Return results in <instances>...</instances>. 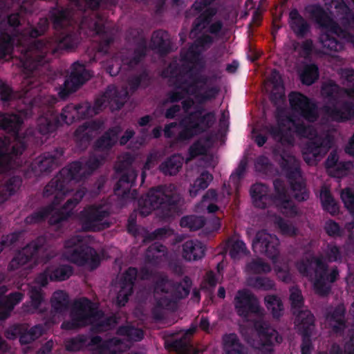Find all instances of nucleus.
I'll return each mask as SVG.
<instances>
[{
    "mask_svg": "<svg viewBox=\"0 0 354 354\" xmlns=\"http://www.w3.org/2000/svg\"><path fill=\"white\" fill-rule=\"evenodd\" d=\"M64 124L66 123L62 117V112L58 113L53 107H48L46 113L38 118L37 129L40 134L50 136Z\"/></svg>",
    "mask_w": 354,
    "mask_h": 354,
    "instance_id": "nucleus-26",
    "label": "nucleus"
},
{
    "mask_svg": "<svg viewBox=\"0 0 354 354\" xmlns=\"http://www.w3.org/2000/svg\"><path fill=\"white\" fill-rule=\"evenodd\" d=\"M150 45L151 48L160 55H166L171 50L169 34L163 30H158L153 32Z\"/></svg>",
    "mask_w": 354,
    "mask_h": 354,
    "instance_id": "nucleus-37",
    "label": "nucleus"
},
{
    "mask_svg": "<svg viewBox=\"0 0 354 354\" xmlns=\"http://www.w3.org/2000/svg\"><path fill=\"white\" fill-rule=\"evenodd\" d=\"M217 10L215 8H207L194 19L192 26V32L201 33L211 23L216 15Z\"/></svg>",
    "mask_w": 354,
    "mask_h": 354,
    "instance_id": "nucleus-46",
    "label": "nucleus"
},
{
    "mask_svg": "<svg viewBox=\"0 0 354 354\" xmlns=\"http://www.w3.org/2000/svg\"><path fill=\"white\" fill-rule=\"evenodd\" d=\"M71 69L69 77L66 79L58 93L59 97L62 100L66 99L71 93L75 92L91 77L85 65L80 62H74Z\"/></svg>",
    "mask_w": 354,
    "mask_h": 354,
    "instance_id": "nucleus-17",
    "label": "nucleus"
},
{
    "mask_svg": "<svg viewBox=\"0 0 354 354\" xmlns=\"http://www.w3.org/2000/svg\"><path fill=\"white\" fill-rule=\"evenodd\" d=\"M274 193L271 195V204H274L281 214L293 217L297 214V208L292 201L283 180H273Z\"/></svg>",
    "mask_w": 354,
    "mask_h": 354,
    "instance_id": "nucleus-19",
    "label": "nucleus"
},
{
    "mask_svg": "<svg viewBox=\"0 0 354 354\" xmlns=\"http://www.w3.org/2000/svg\"><path fill=\"white\" fill-rule=\"evenodd\" d=\"M287 121L292 124L294 133L299 138H308L306 144V153L314 158H322L332 147L333 140L330 135L321 136L312 125L296 121L292 116L287 117Z\"/></svg>",
    "mask_w": 354,
    "mask_h": 354,
    "instance_id": "nucleus-7",
    "label": "nucleus"
},
{
    "mask_svg": "<svg viewBox=\"0 0 354 354\" xmlns=\"http://www.w3.org/2000/svg\"><path fill=\"white\" fill-rule=\"evenodd\" d=\"M325 114L333 122H345L354 119V102L340 98L324 106Z\"/></svg>",
    "mask_w": 354,
    "mask_h": 354,
    "instance_id": "nucleus-24",
    "label": "nucleus"
},
{
    "mask_svg": "<svg viewBox=\"0 0 354 354\" xmlns=\"http://www.w3.org/2000/svg\"><path fill=\"white\" fill-rule=\"evenodd\" d=\"M120 132L121 128L119 126L109 128L94 142L93 149L97 153L102 152L106 156L116 144Z\"/></svg>",
    "mask_w": 354,
    "mask_h": 354,
    "instance_id": "nucleus-34",
    "label": "nucleus"
},
{
    "mask_svg": "<svg viewBox=\"0 0 354 354\" xmlns=\"http://www.w3.org/2000/svg\"><path fill=\"white\" fill-rule=\"evenodd\" d=\"M51 281H63L67 280L73 274V268L69 265H60L48 266Z\"/></svg>",
    "mask_w": 354,
    "mask_h": 354,
    "instance_id": "nucleus-56",
    "label": "nucleus"
},
{
    "mask_svg": "<svg viewBox=\"0 0 354 354\" xmlns=\"http://www.w3.org/2000/svg\"><path fill=\"white\" fill-rule=\"evenodd\" d=\"M109 216L108 210L102 205H91L85 207L80 213L82 228L86 232H99L109 227L104 221Z\"/></svg>",
    "mask_w": 354,
    "mask_h": 354,
    "instance_id": "nucleus-13",
    "label": "nucleus"
},
{
    "mask_svg": "<svg viewBox=\"0 0 354 354\" xmlns=\"http://www.w3.org/2000/svg\"><path fill=\"white\" fill-rule=\"evenodd\" d=\"M319 77V68L315 64H309L304 66L301 75L300 79L302 84L310 86Z\"/></svg>",
    "mask_w": 354,
    "mask_h": 354,
    "instance_id": "nucleus-60",
    "label": "nucleus"
},
{
    "mask_svg": "<svg viewBox=\"0 0 354 354\" xmlns=\"http://www.w3.org/2000/svg\"><path fill=\"white\" fill-rule=\"evenodd\" d=\"M104 154H98L95 151L89 156L85 162L73 161L63 167L59 173L45 186L44 197L54 196L52 203L28 215L25 218L26 224H35L45 221L49 217L50 225H57L67 221L73 214V209L84 198L86 192L77 189L73 196L68 198L61 209H55L64 196L73 190L71 185L80 182L99 168L105 161Z\"/></svg>",
    "mask_w": 354,
    "mask_h": 354,
    "instance_id": "nucleus-2",
    "label": "nucleus"
},
{
    "mask_svg": "<svg viewBox=\"0 0 354 354\" xmlns=\"http://www.w3.org/2000/svg\"><path fill=\"white\" fill-rule=\"evenodd\" d=\"M64 155L62 148H56L53 152H45L37 157L31 164L32 171L40 175L49 173L58 165L59 158Z\"/></svg>",
    "mask_w": 354,
    "mask_h": 354,
    "instance_id": "nucleus-30",
    "label": "nucleus"
},
{
    "mask_svg": "<svg viewBox=\"0 0 354 354\" xmlns=\"http://www.w3.org/2000/svg\"><path fill=\"white\" fill-rule=\"evenodd\" d=\"M345 315L346 309L343 305H338L326 313V319L334 333L342 334L344 332L346 328Z\"/></svg>",
    "mask_w": 354,
    "mask_h": 354,
    "instance_id": "nucleus-36",
    "label": "nucleus"
},
{
    "mask_svg": "<svg viewBox=\"0 0 354 354\" xmlns=\"http://www.w3.org/2000/svg\"><path fill=\"white\" fill-rule=\"evenodd\" d=\"M123 95V97L120 96L119 91L114 85H109L104 93L95 100L92 108L96 112V115L100 113L107 104H110L114 109L120 110L124 106L128 93L125 92Z\"/></svg>",
    "mask_w": 354,
    "mask_h": 354,
    "instance_id": "nucleus-25",
    "label": "nucleus"
},
{
    "mask_svg": "<svg viewBox=\"0 0 354 354\" xmlns=\"http://www.w3.org/2000/svg\"><path fill=\"white\" fill-rule=\"evenodd\" d=\"M65 255L67 259L79 266H88L91 270L96 269L100 259L96 250L86 244L81 236L77 235L66 240L64 243Z\"/></svg>",
    "mask_w": 354,
    "mask_h": 354,
    "instance_id": "nucleus-8",
    "label": "nucleus"
},
{
    "mask_svg": "<svg viewBox=\"0 0 354 354\" xmlns=\"http://www.w3.org/2000/svg\"><path fill=\"white\" fill-rule=\"evenodd\" d=\"M324 256L327 262L341 263L343 260V254L341 248L335 242L328 243L324 250Z\"/></svg>",
    "mask_w": 354,
    "mask_h": 354,
    "instance_id": "nucleus-62",
    "label": "nucleus"
},
{
    "mask_svg": "<svg viewBox=\"0 0 354 354\" xmlns=\"http://www.w3.org/2000/svg\"><path fill=\"white\" fill-rule=\"evenodd\" d=\"M43 327L38 324L30 328L22 324H15L7 331L8 337L10 339L19 338L22 345L30 344L38 339L43 334Z\"/></svg>",
    "mask_w": 354,
    "mask_h": 354,
    "instance_id": "nucleus-31",
    "label": "nucleus"
},
{
    "mask_svg": "<svg viewBox=\"0 0 354 354\" xmlns=\"http://www.w3.org/2000/svg\"><path fill=\"white\" fill-rule=\"evenodd\" d=\"M182 196L174 184L153 187L139 199L140 214L145 217L153 210H160L162 218H169L178 212Z\"/></svg>",
    "mask_w": 354,
    "mask_h": 354,
    "instance_id": "nucleus-3",
    "label": "nucleus"
},
{
    "mask_svg": "<svg viewBox=\"0 0 354 354\" xmlns=\"http://www.w3.org/2000/svg\"><path fill=\"white\" fill-rule=\"evenodd\" d=\"M324 164L328 174L337 178L346 176L354 167L351 161H340L335 150L330 153Z\"/></svg>",
    "mask_w": 354,
    "mask_h": 354,
    "instance_id": "nucleus-32",
    "label": "nucleus"
},
{
    "mask_svg": "<svg viewBox=\"0 0 354 354\" xmlns=\"http://www.w3.org/2000/svg\"><path fill=\"white\" fill-rule=\"evenodd\" d=\"M296 267L299 272L304 277H315L313 288L315 292L321 297L328 296L331 291V286L327 282L335 283L339 275L337 266L328 271V265L322 257L310 255L299 261Z\"/></svg>",
    "mask_w": 354,
    "mask_h": 354,
    "instance_id": "nucleus-4",
    "label": "nucleus"
},
{
    "mask_svg": "<svg viewBox=\"0 0 354 354\" xmlns=\"http://www.w3.org/2000/svg\"><path fill=\"white\" fill-rule=\"evenodd\" d=\"M307 12L319 27L326 30L328 32L322 34L319 41L322 47L329 51L339 52L344 49V42L337 39L334 35H337L341 28L326 10L319 4H313L306 8Z\"/></svg>",
    "mask_w": 354,
    "mask_h": 354,
    "instance_id": "nucleus-5",
    "label": "nucleus"
},
{
    "mask_svg": "<svg viewBox=\"0 0 354 354\" xmlns=\"http://www.w3.org/2000/svg\"><path fill=\"white\" fill-rule=\"evenodd\" d=\"M215 122L216 114L214 111H208L203 115L189 120H183L180 122L183 129L178 133V139L188 140L209 130Z\"/></svg>",
    "mask_w": 354,
    "mask_h": 354,
    "instance_id": "nucleus-12",
    "label": "nucleus"
},
{
    "mask_svg": "<svg viewBox=\"0 0 354 354\" xmlns=\"http://www.w3.org/2000/svg\"><path fill=\"white\" fill-rule=\"evenodd\" d=\"M85 7L89 11L84 10L82 17L80 22L81 29L88 28L94 31L96 35L102 36V43L104 47H109L113 42V37L107 35L104 24L106 17L98 12L102 6L113 4V0H84Z\"/></svg>",
    "mask_w": 354,
    "mask_h": 354,
    "instance_id": "nucleus-6",
    "label": "nucleus"
},
{
    "mask_svg": "<svg viewBox=\"0 0 354 354\" xmlns=\"http://www.w3.org/2000/svg\"><path fill=\"white\" fill-rule=\"evenodd\" d=\"M93 319L91 322V330L95 333L106 332L115 327L117 324V319L114 316Z\"/></svg>",
    "mask_w": 354,
    "mask_h": 354,
    "instance_id": "nucleus-57",
    "label": "nucleus"
},
{
    "mask_svg": "<svg viewBox=\"0 0 354 354\" xmlns=\"http://www.w3.org/2000/svg\"><path fill=\"white\" fill-rule=\"evenodd\" d=\"M128 84L132 91H136L139 87L146 88L151 84V77L149 71L144 69L138 75H132L129 78Z\"/></svg>",
    "mask_w": 354,
    "mask_h": 354,
    "instance_id": "nucleus-59",
    "label": "nucleus"
},
{
    "mask_svg": "<svg viewBox=\"0 0 354 354\" xmlns=\"http://www.w3.org/2000/svg\"><path fill=\"white\" fill-rule=\"evenodd\" d=\"M279 240L266 230L259 231L252 241V250L256 254H263L270 259H276L279 255Z\"/></svg>",
    "mask_w": 354,
    "mask_h": 354,
    "instance_id": "nucleus-21",
    "label": "nucleus"
},
{
    "mask_svg": "<svg viewBox=\"0 0 354 354\" xmlns=\"http://www.w3.org/2000/svg\"><path fill=\"white\" fill-rule=\"evenodd\" d=\"M22 124L23 120L20 115L0 111V129L17 135Z\"/></svg>",
    "mask_w": 354,
    "mask_h": 354,
    "instance_id": "nucleus-43",
    "label": "nucleus"
},
{
    "mask_svg": "<svg viewBox=\"0 0 354 354\" xmlns=\"http://www.w3.org/2000/svg\"><path fill=\"white\" fill-rule=\"evenodd\" d=\"M213 180L212 175L207 171H203L190 185L189 193L192 198L196 197L201 191L205 190Z\"/></svg>",
    "mask_w": 354,
    "mask_h": 354,
    "instance_id": "nucleus-51",
    "label": "nucleus"
},
{
    "mask_svg": "<svg viewBox=\"0 0 354 354\" xmlns=\"http://www.w3.org/2000/svg\"><path fill=\"white\" fill-rule=\"evenodd\" d=\"M219 91L220 88L217 86L205 88L201 85L199 88L193 91V92H192L189 95L194 96L198 103L204 104L207 102L216 99Z\"/></svg>",
    "mask_w": 354,
    "mask_h": 354,
    "instance_id": "nucleus-50",
    "label": "nucleus"
},
{
    "mask_svg": "<svg viewBox=\"0 0 354 354\" xmlns=\"http://www.w3.org/2000/svg\"><path fill=\"white\" fill-rule=\"evenodd\" d=\"M168 347L178 354H189L191 345L185 337L175 339L168 344Z\"/></svg>",
    "mask_w": 354,
    "mask_h": 354,
    "instance_id": "nucleus-64",
    "label": "nucleus"
},
{
    "mask_svg": "<svg viewBox=\"0 0 354 354\" xmlns=\"http://www.w3.org/2000/svg\"><path fill=\"white\" fill-rule=\"evenodd\" d=\"M22 180L19 176H13L0 185V202L8 200L11 196L14 195L19 187L21 186Z\"/></svg>",
    "mask_w": 354,
    "mask_h": 354,
    "instance_id": "nucleus-49",
    "label": "nucleus"
},
{
    "mask_svg": "<svg viewBox=\"0 0 354 354\" xmlns=\"http://www.w3.org/2000/svg\"><path fill=\"white\" fill-rule=\"evenodd\" d=\"M123 163L120 164L116 168V172H122L118 181L114 187V194L124 199H136L138 197L136 189L131 188L135 185L137 178V171L131 168L122 169L121 167Z\"/></svg>",
    "mask_w": 354,
    "mask_h": 354,
    "instance_id": "nucleus-22",
    "label": "nucleus"
},
{
    "mask_svg": "<svg viewBox=\"0 0 354 354\" xmlns=\"http://www.w3.org/2000/svg\"><path fill=\"white\" fill-rule=\"evenodd\" d=\"M88 344L95 346L96 354H122L127 348V344L118 337L103 340L96 335L91 338Z\"/></svg>",
    "mask_w": 354,
    "mask_h": 354,
    "instance_id": "nucleus-28",
    "label": "nucleus"
},
{
    "mask_svg": "<svg viewBox=\"0 0 354 354\" xmlns=\"http://www.w3.org/2000/svg\"><path fill=\"white\" fill-rule=\"evenodd\" d=\"M103 315L104 313L93 302L84 297L75 303L71 320L63 322L61 328L67 330H77L91 324L93 319L101 318Z\"/></svg>",
    "mask_w": 354,
    "mask_h": 354,
    "instance_id": "nucleus-10",
    "label": "nucleus"
},
{
    "mask_svg": "<svg viewBox=\"0 0 354 354\" xmlns=\"http://www.w3.org/2000/svg\"><path fill=\"white\" fill-rule=\"evenodd\" d=\"M46 239L44 236H38L28 243L21 250L17 251L8 264V270H16L26 265L33 259H38L40 254L46 250Z\"/></svg>",
    "mask_w": 354,
    "mask_h": 354,
    "instance_id": "nucleus-15",
    "label": "nucleus"
},
{
    "mask_svg": "<svg viewBox=\"0 0 354 354\" xmlns=\"http://www.w3.org/2000/svg\"><path fill=\"white\" fill-rule=\"evenodd\" d=\"M183 164V158L179 154H174L161 162L158 169L165 176H175L179 172Z\"/></svg>",
    "mask_w": 354,
    "mask_h": 354,
    "instance_id": "nucleus-45",
    "label": "nucleus"
},
{
    "mask_svg": "<svg viewBox=\"0 0 354 354\" xmlns=\"http://www.w3.org/2000/svg\"><path fill=\"white\" fill-rule=\"evenodd\" d=\"M10 9L22 10L24 8H12L3 12L0 10V59L12 50L15 37H20L19 42L21 39L26 41L21 62L23 68L30 74L39 71L40 68H48L51 56L57 57L64 51L71 50L76 46L77 37L73 32L57 35L48 40L37 39L49 28V20L46 17L40 18L35 26H29L19 31L18 27L21 25V15L19 12L10 13L6 19L1 17Z\"/></svg>",
    "mask_w": 354,
    "mask_h": 354,
    "instance_id": "nucleus-1",
    "label": "nucleus"
},
{
    "mask_svg": "<svg viewBox=\"0 0 354 354\" xmlns=\"http://www.w3.org/2000/svg\"><path fill=\"white\" fill-rule=\"evenodd\" d=\"M138 276V270L129 267L122 274L120 279V290L116 297V303L119 306H124L133 292L135 282Z\"/></svg>",
    "mask_w": 354,
    "mask_h": 354,
    "instance_id": "nucleus-29",
    "label": "nucleus"
},
{
    "mask_svg": "<svg viewBox=\"0 0 354 354\" xmlns=\"http://www.w3.org/2000/svg\"><path fill=\"white\" fill-rule=\"evenodd\" d=\"M223 342L227 354H247L245 346L240 343L236 334L225 335Z\"/></svg>",
    "mask_w": 354,
    "mask_h": 354,
    "instance_id": "nucleus-52",
    "label": "nucleus"
},
{
    "mask_svg": "<svg viewBox=\"0 0 354 354\" xmlns=\"http://www.w3.org/2000/svg\"><path fill=\"white\" fill-rule=\"evenodd\" d=\"M253 326L259 338L256 348L262 354H272L274 343H281L282 337L275 329L262 319L254 321Z\"/></svg>",
    "mask_w": 354,
    "mask_h": 354,
    "instance_id": "nucleus-18",
    "label": "nucleus"
},
{
    "mask_svg": "<svg viewBox=\"0 0 354 354\" xmlns=\"http://www.w3.org/2000/svg\"><path fill=\"white\" fill-rule=\"evenodd\" d=\"M205 247L198 240H188L183 244V257L189 261H197L205 255Z\"/></svg>",
    "mask_w": 354,
    "mask_h": 354,
    "instance_id": "nucleus-40",
    "label": "nucleus"
},
{
    "mask_svg": "<svg viewBox=\"0 0 354 354\" xmlns=\"http://www.w3.org/2000/svg\"><path fill=\"white\" fill-rule=\"evenodd\" d=\"M24 297V293L12 292L8 294L5 299L0 296V320L6 319L13 310L15 306L19 304Z\"/></svg>",
    "mask_w": 354,
    "mask_h": 354,
    "instance_id": "nucleus-42",
    "label": "nucleus"
},
{
    "mask_svg": "<svg viewBox=\"0 0 354 354\" xmlns=\"http://www.w3.org/2000/svg\"><path fill=\"white\" fill-rule=\"evenodd\" d=\"M83 9L80 8V10L82 11L81 13V17H82V13L84 10L89 11L88 9ZM49 19L53 24V26L54 29L56 30H60V33L59 35H62L68 33H74L75 34L77 37V41H78V35L77 34L71 30V28H74L73 27V24H76L78 26V28L80 30H89L88 28H84L81 29L80 27V22L82 19H80L78 21H75L73 17V13L71 9L68 8H64L62 6H56L55 7L51 8V9L49 10L48 13ZM79 42V41H77ZM78 44V43H77ZM77 46V45H76ZM75 46V48H76Z\"/></svg>",
    "mask_w": 354,
    "mask_h": 354,
    "instance_id": "nucleus-14",
    "label": "nucleus"
},
{
    "mask_svg": "<svg viewBox=\"0 0 354 354\" xmlns=\"http://www.w3.org/2000/svg\"><path fill=\"white\" fill-rule=\"evenodd\" d=\"M95 115L96 112L88 102L77 104H69L62 109V117L67 125H70L77 120L91 118Z\"/></svg>",
    "mask_w": 354,
    "mask_h": 354,
    "instance_id": "nucleus-27",
    "label": "nucleus"
},
{
    "mask_svg": "<svg viewBox=\"0 0 354 354\" xmlns=\"http://www.w3.org/2000/svg\"><path fill=\"white\" fill-rule=\"evenodd\" d=\"M205 224V220L203 216L189 215L183 216L180 221L182 227L189 228L190 231H196L202 228Z\"/></svg>",
    "mask_w": 354,
    "mask_h": 354,
    "instance_id": "nucleus-61",
    "label": "nucleus"
},
{
    "mask_svg": "<svg viewBox=\"0 0 354 354\" xmlns=\"http://www.w3.org/2000/svg\"><path fill=\"white\" fill-rule=\"evenodd\" d=\"M333 6L342 14L341 23L346 27L354 26V12L344 0H332Z\"/></svg>",
    "mask_w": 354,
    "mask_h": 354,
    "instance_id": "nucleus-53",
    "label": "nucleus"
},
{
    "mask_svg": "<svg viewBox=\"0 0 354 354\" xmlns=\"http://www.w3.org/2000/svg\"><path fill=\"white\" fill-rule=\"evenodd\" d=\"M95 129L94 122H86L75 131L74 138L78 148L82 150L87 148L93 139Z\"/></svg>",
    "mask_w": 354,
    "mask_h": 354,
    "instance_id": "nucleus-39",
    "label": "nucleus"
},
{
    "mask_svg": "<svg viewBox=\"0 0 354 354\" xmlns=\"http://www.w3.org/2000/svg\"><path fill=\"white\" fill-rule=\"evenodd\" d=\"M289 25L291 30L299 38L304 37L310 31V25L297 9L289 13Z\"/></svg>",
    "mask_w": 354,
    "mask_h": 354,
    "instance_id": "nucleus-41",
    "label": "nucleus"
},
{
    "mask_svg": "<svg viewBox=\"0 0 354 354\" xmlns=\"http://www.w3.org/2000/svg\"><path fill=\"white\" fill-rule=\"evenodd\" d=\"M320 201L322 208L324 211L330 213L334 216L338 214L339 207L335 202L330 190L327 188H324L320 192Z\"/></svg>",
    "mask_w": 354,
    "mask_h": 354,
    "instance_id": "nucleus-55",
    "label": "nucleus"
},
{
    "mask_svg": "<svg viewBox=\"0 0 354 354\" xmlns=\"http://www.w3.org/2000/svg\"><path fill=\"white\" fill-rule=\"evenodd\" d=\"M192 281L188 276H185L180 281H171L169 284L171 292L176 299L179 301L186 298L190 292Z\"/></svg>",
    "mask_w": 354,
    "mask_h": 354,
    "instance_id": "nucleus-48",
    "label": "nucleus"
},
{
    "mask_svg": "<svg viewBox=\"0 0 354 354\" xmlns=\"http://www.w3.org/2000/svg\"><path fill=\"white\" fill-rule=\"evenodd\" d=\"M225 248L228 250L229 255L233 260H239L242 257L250 254L245 243L242 240L230 238L226 241Z\"/></svg>",
    "mask_w": 354,
    "mask_h": 354,
    "instance_id": "nucleus-47",
    "label": "nucleus"
},
{
    "mask_svg": "<svg viewBox=\"0 0 354 354\" xmlns=\"http://www.w3.org/2000/svg\"><path fill=\"white\" fill-rule=\"evenodd\" d=\"M51 313L57 315H63L69 308L70 301L68 293L64 290L55 291L50 299Z\"/></svg>",
    "mask_w": 354,
    "mask_h": 354,
    "instance_id": "nucleus-44",
    "label": "nucleus"
},
{
    "mask_svg": "<svg viewBox=\"0 0 354 354\" xmlns=\"http://www.w3.org/2000/svg\"><path fill=\"white\" fill-rule=\"evenodd\" d=\"M148 51L145 39H141L133 50H127L120 53V64L116 68L109 66L108 71L111 76L117 75L122 70L124 71H133L146 57Z\"/></svg>",
    "mask_w": 354,
    "mask_h": 354,
    "instance_id": "nucleus-11",
    "label": "nucleus"
},
{
    "mask_svg": "<svg viewBox=\"0 0 354 354\" xmlns=\"http://www.w3.org/2000/svg\"><path fill=\"white\" fill-rule=\"evenodd\" d=\"M295 325L300 335L312 336L315 330V317L309 310L293 311Z\"/></svg>",
    "mask_w": 354,
    "mask_h": 354,
    "instance_id": "nucleus-33",
    "label": "nucleus"
},
{
    "mask_svg": "<svg viewBox=\"0 0 354 354\" xmlns=\"http://www.w3.org/2000/svg\"><path fill=\"white\" fill-rule=\"evenodd\" d=\"M250 194L254 207L266 209L271 204V195L268 186L261 183L253 184L250 189Z\"/></svg>",
    "mask_w": 354,
    "mask_h": 354,
    "instance_id": "nucleus-35",
    "label": "nucleus"
},
{
    "mask_svg": "<svg viewBox=\"0 0 354 354\" xmlns=\"http://www.w3.org/2000/svg\"><path fill=\"white\" fill-rule=\"evenodd\" d=\"M265 306L274 319H279L283 313V304L276 295H268L264 298Z\"/></svg>",
    "mask_w": 354,
    "mask_h": 354,
    "instance_id": "nucleus-54",
    "label": "nucleus"
},
{
    "mask_svg": "<svg viewBox=\"0 0 354 354\" xmlns=\"http://www.w3.org/2000/svg\"><path fill=\"white\" fill-rule=\"evenodd\" d=\"M234 307L237 315L248 318L250 315L260 313V306L257 297L248 289L239 290L234 297Z\"/></svg>",
    "mask_w": 354,
    "mask_h": 354,
    "instance_id": "nucleus-23",
    "label": "nucleus"
},
{
    "mask_svg": "<svg viewBox=\"0 0 354 354\" xmlns=\"http://www.w3.org/2000/svg\"><path fill=\"white\" fill-rule=\"evenodd\" d=\"M290 106L292 112L309 122H314L319 117L317 105L304 94L292 91L288 95Z\"/></svg>",
    "mask_w": 354,
    "mask_h": 354,
    "instance_id": "nucleus-16",
    "label": "nucleus"
},
{
    "mask_svg": "<svg viewBox=\"0 0 354 354\" xmlns=\"http://www.w3.org/2000/svg\"><path fill=\"white\" fill-rule=\"evenodd\" d=\"M28 296L30 299V306L24 304V311L30 314H34L37 312L43 314L46 310L40 308L45 299V293L42 288L35 286H31L28 291Z\"/></svg>",
    "mask_w": 354,
    "mask_h": 354,
    "instance_id": "nucleus-38",
    "label": "nucleus"
},
{
    "mask_svg": "<svg viewBox=\"0 0 354 354\" xmlns=\"http://www.w3.org/2000/svg\"><path fill=\"white\" fill-rule=\"evenodd\" d=\"M117 335L123 336L127 340L131 342H139L144 337V332L142 329L131 325H122L116 331Z\"/></svg>",
    "mask_w": 354,
    "mask_h": 354,
    "instance_id": "nucleus-58",
    "label": "nucleus"
},
{
    "mask_svg": "<svg viewBox=\"0 0 354 354\" xmlns=\"http://www.w3.org/2000/svg\"><path fill=\"white\" fill-rule=\"evenodd\" d=\"M322 93L327 99L326 104H332L341 98L339 96L340 87L335 83L323 86Z\"/></svg>",
    "mask_w": 354,
    "mask_h": 354,
    "instance_id": "nucleus-63",
    "label": "nucleus"
},
{
    "mask_svg": "<svg viewBox=\"0 0 354 354\" xmlns=\"http://www.w3.org/2000/svg\"><path fill=\"white\" fill-rule=\"evenodd\" d=\"M280 167L294 193V198L298 202L307 201L310 193L306 188L299 161L293 156L283 157Z\"/></svg>",
    "mask_w": 354,
    "mask_h": 354,
    "instance_id": "nucleus-9",
    "label": "nucleus"
},
{
    "mask_svg": "<svg viewBox=\"0 0 354 354\" xmlns=\"http://www.w3.org/2000/svg\"><path fill=\"white\" fill-rule=\"evenodd\" d=\"M204 68L205 64L197 66L183 64L180 72L174 77V87L191 94L200 87L201 85H197V80Z\"/></svg>",
    "mask_w": 354,
    "mask_h": 354,
    "instance_id": "nucleus-20",
    "label": "nucleus"
}]
</instances>
